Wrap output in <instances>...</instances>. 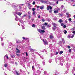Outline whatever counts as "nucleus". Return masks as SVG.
I'll list each match as a JSON object with an SVG mask.
<instances>
[{"instance_id": "nucleus-1", "label": "nucleus", "mask_w": 75, "mask_h": 75, "mask_svg": "<svg viewBox=\"0 0 75 75\" xmlns=\"http://www.w3.org/2000/svg\"><path fill=\"white\" fill-rule=\"evenodd\" d=\"M24 5V4H21L18 5L17 6H15L16 4L13 3L12 4V7H14L16 11H20L22 9L23 6Z\"/></svg>"}, {"instance_id": "nucleus-2", "label": "nucleus", "mask_w": 75, "mask_h": 75, "mask_svg": "<svg viewBox=\"0 0 75 75\" xmlns=\"http://www.w3.org/2000/svg\"><path fill=\"white\" fill-rule=\"evenodd\" d=\"M47 10H49V11L50 13H52V7L50 6H48L47 8Z\"/></svg>"}, {"instance_id": "nucleus-3", "label": "nucleus", "mask_w": 75, "mask_h": 75, "mask_svg": "<svg viewBox=\"0 0 75 75\" xmlns=\"http://www.w3.org/2000/svg\"><path fill=\"white\" fill-rule=\"evenodd\" d=\"M6 58L7 59H8V55L7 54L5 55L4 57V59L5 62L6 61Z\"/></svg>"}, {"instance_id": "nucleus-4", "label": "nucleus", "mask_w": 75, "mask_h": 75, "mask_svg": "<svg viewBox=\"0 0 75 75\" xmlns=\"http://www.w3.org/2000/svg\"><path fill=\"white\" fill-rule=\"evenodd\" d=\"M45 30H41L40 29L38 30V31L40 33H45Z\"/></svg>"}, {"instance_id": "nucleus-5", "label": "nucleus", "mask_w": 75, "mask_h": 75, "mask_svg": "<svg viewBox=\"0 0 75 75\" xmlns=\"http://www.w3.org/2000/svg\"><path fill=\"white\" fill-rule=\"evenodd\" d=\"M16 13L17 14V15H18V16H21L22 14V13H21V12H20L17 11H16Z\"/></svg>"}, {"instance_id": "nucleus-6", "label": "nucleus", "mask_w": 75, "mask_h": 75, "mask_svg": "<svg viewBox=\"0 0 75 75\" xmlns=\"http://www.w3.org/2000/svg\"><path fill=\"white\" fill-rule=\"evenodd\" d=\"M40 1L41 3H44V4H47V2H48L46 1H44L43 0H40Z\"/></svg>"}, {"instance_id": "nucleus-7", "label": "nucleus", "mask_w": 75, "mask_h": 75, "mask_svg": "<svg viewBox=\"0 0 75 75\" xmlns=\"http://www.w3.org/2000/svg\"><path fill=\"white\" fill-rule=\"evenodd\" d=\"M43 41L44 42V45H48V42H47V40H45H45L44 39H43Z\"/></svg>"}, {"instance_id": "nucleus-8", "label": "nucleus", "mask_w": 75, "mask_h": 75, "mask_svg": "<svg viewBox=\"0 0 75 75\" xmlns=\"http://www.w3.org/2000/svg\"><path fill=\"white\" fill-rule=\"evenodd\" d=\"M50 39H53V38H54V36L52 35V34L51 33L50 35Z\"/></svg>"}, {"instance_id": "nucleus-9", "label": "nucleus", "mask_w": 75, "mask_h": 75, "mask_svg": "<svg viewBox=\"0 0 75 75\" xmlns=\"http://www.w3.org/2000/svg\"><path fill=\"white\" fill-rule=\"evenodd\" d=\"M75 35L73 34L71 36L69 35H68V37L69 38H72L73 37H74V35Z\"/></svg>"}, {"instance_id": "nucleus-10", "label": "nucleus", "mask_w": 75, "mask_h": 75, "mask_svg": "<svg viewBox=\"0 0 75 75\" xmlns=\"http://www.w3.org/2000/svg\"><path fill=\"white\" fill-rule=\"evenodd\" d=\"M16 50H17V51H16V53H20V50H18V49L16 48Z\"/></svg>"}, {"instance_id": "nucleus-11", "label": "nucleus", "mask_w": 75, "mask_h": 75, "mask_svg": "<svg viewBox=\"0 0 75 75\" xmlns=\"http://www.w3.org/2000/svg\"><path fill=\"white\" fill-rule=\"evenodd\" d=\"M14 16H16V18H15V19L16 21H18V20H19V19L18 18V17H17V16H16V14H15Z\"/></svg>"}, {"instance_id": "nucleus-12", "label": "nucleus", "mask_w": 75, "mask_h": 75, "mask_svg": "<svg viewBox=\"0 0 75 75\" xmlns=\"http://www.w3.org/2000/svg\"><path fill=\"white\" fill-rule=\"evenodd\" d=\"M62 40L63 44H65V41L64 40L65 39L64 38H62Z\"/></svg>"}, {"instance_id": "nucleus-13", "label": "nucleus", "mask_w": 75, "mask_h": 75, "mask_svg": "<svg viewBox=\"0 0 75 75\" xmlns=\"http://www.w3.org/2000/svg\"><path fill=\"white\" fill-rule=\"evenodd\" d=\"M44 8V6L43 5L40 6V9H41V10H43Z\"/></svg>"}, {"instance_id": "nucleus-14", "label": "nucleus", "mask_w": 75, "mask_h": 75, "mask_svg": "<svg viewBox=\"0 0 75 75\" xmlns=\"http://www.w3.org/2000/svg\"><path fill=\"white\" fill-rule=\"evenodd\" d=\"M16 43H21V42L19 40H16Z\"/></svg>"}, {"instance_id": "nucleus-15", "label": "nucleus", "mask_w": 75, "mask_h": 75, "mask_svg": "<svg viewBox=\"0 0 75 75\" xmlns=\"http://www.w3.org/2000/svg\"><path fill=\"white\" fill-rule=\"evenodd\" d=\"M54 1H57L56 3L58 4V1H62V0H54Z\"/></svg>"}, {"instance_id": "nucleus-16", "label": "nucleus", "mask_w": 75, "mask_h": 75, "mask_svg": "<svg viewBox=\"0 0 75 75\" xmlns=\"http://www.w3.org/2000/svg\"><path fill=\"white\" fill-rule=\"evenodd\" d=\"M57 28V27H54V26L52 28L53 30V31H55V30H56Z\"/></svg>"}, {"instance_id": "nucleus-17", "label": "nucleus", "mask_w": 75, "mask_h": 75, "mask_svg": "<svg viewBox=\"0 0 75 75\" xmlns=\"http://www.w3.org/2000/svg\"><path fill=\"white\" fill-rule=\"evenodd\" d=\"M53 27H57V24L56 23H53Z\"/></svg>"}, {"instance_id": "nucleus-18", "label": "nucleus", "mask_w": 75, "mask_h": 75, "mask_svg": "<svg viewBox=\"0 0 75 75\" xmlns=\"http://www.w3.org/2000/svg\"><path fill=\"white\" fill-rule=\"evenodd\" d=\"M15 72L16 73V74L17 75H20V73H18V72H17V71H15Z\"/></svg>"}, {"instance_id": "nucleus-19", "label": "nucleus", "mask_w": 75, "mask_h": 75, "mask_svg": "<svg viewBox=\"0 0 75 75\" xmlns=\"http://www.w3.org/2000/svg\"><path fill=\"white\" fill-rule=\"evenodd\" d=\"M75 2V0H71V3H73V4H74V2Z\"/></svg>"}, {"instance_id": "nucleus-20", "label": "nucleus", "mask_w": 75, "mask_h": 75, "mask_svg": "<svg viewBox=\"0 0 75 75\" xmlns=\"http://www.w3.org/2000/svg\"><path fill=\"white\" fill-rule=\"evenodd\" d=\"M42 28L43 30H45V26H43Z\"/></svg>"}, {"instance_id": "nucleus-21", "label": "nucleus", "mask_w": 75, "mask_h": 75, "mask_svg": "<svg viewBox=\"0 0 75 75\" xmlns=\"http://www.w3.org/2000/svg\"><path fill=\"white\" fill-rule=\"evenodd\" d=\"M54 13H58V11L57 10L54 11Z\"/></svg>"}, {"instance_id": "nucleus-22", "label": "nucleus", "mask_w": 75, "mask_h": 75, "mask_svg": "<svg viewBox=\"0 0 75 75\" xmlns=\"http://www.w3.org/2000/svg\"><path fill=\"white\" fill-rule=\"evenodd\" d=\"M58 21L59 23H62V20L61 19H60Z\"/></svg>"}, {"instance_id": "nucleus-23", "label": "nucleus", "mask_w": 75, "mask_h": 75, "mask_svg": "<svg viewBox=\"0 0 75 75\" xmlns=\"http://www.w3.org/2000/svg\"><path fill=\"white\" fill-rule=\"evenodd\" d=\"M62 53H63V51H59V54L60 55H61V54H62Z\"/></svg>"}, {"instance_id": "nucleus-24", "label": "nucleus", "mask_w": 75, "mask_h": 75, "mask_svg": "<svg viewBox=\"0 0 75 75\" xmlns=\"http://www.w3.org/2000/svg\"><path fill=\"white\" fill-rule=\"evenodd\" d=\"M23 40H28V38H25V37H23Z\"/></svg>"}, {"instance_id": "nucleus-25", "label": "nucleus", "mask_w": 75, "mask_h": 75, "mask_svg": "<svg viewBox=\"0 0 75 75\" xmlns=\"http://www.w3.org/2000/svg\"><path fill=\"white\" fill-rule=\"evenodd\" d=\"M58 60H60V61H61V57H58Z\"/></svg>"}, {"instance_id": "nucleus-26", "label": "nucleus", "mask_w": 75, "mask_h": 75, "mask_svg": "<svg viewBox=\"0 0 75 75\" xmlns=\"http://www.w3.org/2000/svg\"><path fill=\"white\" fill-rule=\"evenodd\" d=\"M37 73H39V74H41V72L40 71H39L38 70L37 71Z\"/></svg>"}, {"instance_id": "nucleus-27", "label": "nucleus", "mask_w": 75, "mask_h": 75, "mask_svg": "<svg viewBox=\"0 0 75 75\" xmlns=\"http://www.w3.org/2000/svg\"><path fill=\"white\" fill-rule=\"evenodd\" d=\"M60 61H60L61 62H64V60L63 59H61Z\"/></svg>"}, {"instance_id": "nucleus-28", "label": "nucleus", "mask_w": 75, "mask_h": 75, "mask_svg": "<svg viewBox=\"0 0 75 75\" xmlns=\"http://www.w3.org/2000/svg\"><path fill=\"white\" fill-rule=\"evenodd\" d=\"M28 15H31V12L30 11H28Z\"/></svg>"}, {"instance_id": "nucleus-29", "label": "nucleus", "mask_w": 75, "mask_h": 75, "mask_svg": "<svg viewBox=\"0 0 75 75\" xmlns=\"http://www.w3.org/2000/svg\"><path fill=\"white\" fill-rule=\"evenodd\" d=\"M30 51L31 52H34V49H30Z\"/></svg>"}, {"instance_id": "nucleus-30", "label": "nucleus", "mask_w": 75, "mask_h": 75, "mask_svg": "<svg viewBox=\"0 0 75 75\" xmlns=\"http://www.w3.org/2000/svg\"><path fill=\"white\" fill-rule=\"evenodd\" d=\"M28 18L29 19H30V18H31V15H28Z\"/></svg>"}, {"instance_id": "nucleus-31", "label": "nucleus", "mask_w": 75, "mask_h": 75, "mask_svg": "<svg viewBox=\"0 0 75 75\" xmlns=\"http://www.w3.org/2000/svg\"><path fill=\"white\" fill-rule=\"evenodd\" d=\"M19 21L21 23H22V24L23 23V21H21V20L19 19Z\"/></svg>"}, {"instance_id": "nucleus-32", "label": "nucleus", "mask_w": 75, "mask_h": 75, "mask_svg": "<svg viewBox=\"0 0 75 75\" xmlns=\"http://www.w3.org/2000/svg\"><path fill=\"white\" fill-rule=\"evenodd\" d=\"M46 26L47 25H48V23H45L44 24Z\"/></svg>"}, {"instance_id": "nucleus-33", "label": "nucleus", "mask_w": 75, "mask_h": 75, "mask_svg": "<svg viewBox=\"0 0 75 75\" xmlns=\"http://www.w3.org/2000/svg\"><path fill=\"white\" fill-rule=\"evenodd\" d=\"M67 30H64V33L65 34H67Z\"/></svg>"}, {"instance_id": "nucleus-34", "label": "nucleus", "mask_w": 75, "mask_h": 75, "mask_svg": "<svg viewBox=\"0 0 75 75\" xmlns=\"http://www.w3.org/2000/svg\"><path fill=\"white\" fill-rule=\"evenodd\" d=\"M32 27H35V25L34 24H33L32 25Z\"/></svg>"}, {"instance_id": "nucleus-35", "label": "nucleus", "mask_w": 75, "mask_h": 75, "mask_svg": "<svg viewBox=\"0 0 75 75\" xmlns=\"http://www.w3.org/2000/svg\"><path fill=\"white\" fill-rule=\"evenodd\" d=\"M23 17H26V16H27V14H25L24 15H23Z\"/></svg>"}, {"instance_id": "nucleus-36", "label": "nucleus", "mask_w": 75, "mask_h": 75, "mask_svg": "<svg viewBox=\"0 0 75 75\" xmlns=\"http://www.w3.org/2000/svg\"><path fill=\"white\" fill-rule=\"evenodd\" d=\"M61 8H62H62H64V6L62 5L61 6Z\"/></svg>"}, {"instance_id": "nucleus-37", "label": "nucleus", "mask_w": 75, "mask_h": 75, "mask_svg": "<svg viewBox=\"0 0 75 75\" xmlns=\"http://www.w3.org/2000/svg\"><path fill=\"white\" fill-rule=\"evenodd\" d=\"M11 68H10V67H8V68H7V69H8V70H9V71H11Z\"/></svg>"}, {"instance_id": "nucleus-38", "label": "nucleus", "mask_w": 75, "mask_h": 75, "mask_svg": "<svg viewBox=\"0 0 75 75\" xmlns=\"http://www.w3.org/2000/svg\"><path fill=\"white\" fill-rule=\"evenodd\" d=\"M53 55H54V53H51V57H52V56H53Z\"/></svg>"}, {"instance_id": "nucleus-39", "label": "nucleus", "mask_w": 75, "mask_h": 75, "mask_svg": "<svg viewBox=\"0 0 75 75\" xmlns=\"http://www.w3.org/2000/svg\"><path fill=\"white\" fill-rule=\"evenodd\" d=\"M47 27L49 28V27H51V26L50 25H47Z\"/></svg>"}, {"instance_id": "nucleus-40", "label": "nucleus", "mask_w": 75, "mask_h": 75, "mask_svg": "<svg viewBox=\"0 0 75 75\" xmlns=\"http://www.w3.org/2000/svg\"><path fill=\"white\" fill-rule=\"evenodd\" d=\"M66 15H67V17H69V15L68 13H66Z\"/></svg>"}, {"instance_id": "nucleus-41", "label": "nucleus", "mask_w": 75, "mask_h": 75, "mask_svg": "<svg viewBox=\"0 0 75 75\" xmlns=\"http://www.w3.org/2000/svg\"><path fill=\"white\" fill-rule=\"evenodd\" d=\"M49 62L50 63H51V62H52V60H51V59H50L49 60Z\"/></svg>"}, {"instance_id": "nucleus-42", "label": "nucleus", "mask_w": 75, "mask_h": 75, "mask_svg": "<svg viewBox=\"0 0 75 75\" xmlns=\"http://www.w3.org/2000/svg\"><path fill=\"white\" fill-rule=\"evenodd\" d=\"M35 4V1H33V5H34Z\"/></svg>"}, {"instance_id": "nucleus-43", "label": "nucleus", "mask_w": 75, "mask_h": 75, "mask_svg": "<svg viewBox=\"0 0 75 75\" xmlns=\"http://www.w3.org/2000/svg\"><path fill=\"white\" fill-rule=\"evenodd\" d=\"M59 43L60 44H62V41H60L59 42Z\"/></svg>"}, {"instance_id": "nucleus-44", "label": "nucleus", "mask_w": 75, "mask_h": 75, "mask_svg": "<svg viewBox=\"0 0 75 75\" xmlns=\"http://www.w3.org/2000/svg\"><path fill=\"white\" fill-rule=\"evenodd\" d=\"M67 47L68 48H69V49H70V48H71V47L70 46H68Z\"/></svg>"}, {"instance_id": "nucleus-45", "label": "nucleus", "mask_w": 75, "mask_h": 75, "mask_svg": "<svg viewBox=\"0 0 75 75\" xmlns=\"http://www.w3.org/2000/svg\"><path fill=\"white\" fill-rule=\"evenodd\" d=\"M64 23H61V26H63V25H64Z\"/></svg>"}, {"instance_id": "nucleus-46", "label": "nucleus", "mask_w": 75, "mask_h": 75, "mask_svg": "<svg viewBox=\"0 0 75 75\" xmlns=\"http://www.w3.org/2000/svg\"><path fill=\"white\" fill-rule=\"evenodd\" d=\"M33 15H35V11L33 12Z\"/></svg>"}, {"instance_id": "nucleus-47", "label": "nucleus", "mask_w": 75, "mask_h": 75, "mask_svg": "<svg viewBox=\"0 0 75 75\" xmlns=\"http://www.w3.org/2000/svg\"><path fill=\"white\" fill-rule=\"evenodd\" d=\"M42 21H43V22H44L45 21V20L44 19H42Z\"/></svg>"}, {"instance_id": "nucleus-48", "label": "nucleus", "mask_w": 75, "mask_h": 75, "mask_svg": "<svg viewBox=\"0 0 75 75\" xmlns=\"http://www.w3.org/2000/svg\"><path fill=\"white\" fill-rule=\"evenodd\" d=\"M42 64H43V65H45V62L44 61L42 62Z\"/></svg>"}, {"instance_id": "nucleus-49", "label": "nucleus", "mask_w": 75, "mask_h": 75, "mask_svg": "<svg viewBox=\"0 0 75 75\" xmlns=\"http://www.w3.org/2000/svg\"><path fill=\"white\" fill-rule=\"evenodd\" d=\"M4 66L5 67H7V64H4Z\"/></svg>"}, {"instance_id": "nucleus-50", "label": "nucleus", "mask_w": 75, "mask_h": 75, "mask_svg": "<svg viewBox=\"0 0 75 75\" xmlns=\"http://www.w3.org/2000/svg\"><path fill=\"white\" fill-rule=\"evenodd\" d=\"M11 57H12V58H14V57H15V56H14L13 55H12L11 56Z\"/></svg>"}, {"instance_id": "nucleus-51", "label": "nucleus", "mask_w": 75, "mask_h": 75, "mask_svg": "<svg viewBox=\"0 0 75 75\" xmlns=\"http://www.w3.org/2000/svg\"><path fill=\"white\" fill-rule=\"evenodd\" d=\"M37 8H40V6H37Z\"/></svg>"}, {"instance_id": "nucleus-52", "label": "nucleus", "mask_w": 75, "mask_h": 75, "mask_svg": "<svg viewBox=\"0 0 75 75\" xmlns=\"http://www.w3.org/2000/svg\"><path fill=\"white\" fill-rule=\"evenodd\" d=\"M72 20V19L71 18H69V21H71Z\"/></svg>"}, {"instance_id": "nucleus-53", "label": "nucleus", "mask_w": 75, "mask_h": 75, "mask_svg": "<svg viewBox=\"0 0 75 75\" xmlns=\"http://www.w3.org/2000/svg\"><path fill=\"white\" fill-rule=\"evenodd\" d=\"M63 14L62 13L60 14V16L61 17V16H62Z\"/></svg>"}, {"instance_id": "nucleus-54", "label": "nucleus", "mask_w": 75, "mask_h": 75, "mask_svg": "<svg viewBox=\"0 0 75 75\" xmlns=\"http://www.w3.org/2000/svg\"><path fill=\"white\" fill-rule=\"evenodd\" d=\"M68 71H66L65 72V74H68Z\"/></svg>"}, {"instance_id": "nucleus-55", "label": "nucleus", "mask_w": 75, "mask_h": 75, "mask_svg": "<svg viewBox=\"0 0 75 75\" xmlns=\"http://www.w3.org/2000/svg\"><path fill=\"white\" fill-rule=\"evenodd\" d=\"M21 26H22V28L23 29H25V28L24 27H23V26H22V25H21Z\"/></svg>"}, {"instance_id": "nucleus-56", "label": "nucleus", "mask_w": 75, "mask_h": 75, "mask_svg": "<svg viewBox=\"0 0 75 75\" xmlns=\"http://www.w3.org/2000/svg\"><path fill=\"white\" fill-rule=\"evenodd\" d=\"M36 54H38V55H40V54L38 53V52H37L36 53Z\"/></svg>"}, {"instance_id": "nucleus-57", "label": "nucleus", "mask_w": 75, "mask_h": 75, "mask_svg": "<svg viewBox=\"0 0 75 75\" xmlns=\"http://www.w3.org/2000/svg\"><path fill=\"white\" fill-rule=\"evenodd\" d=\"M32 10H33V11H34L35 10V8H33L32 9Z\"/></svg>"}, {"instance_id": "nucleus-58", "label": "nucleus", "mask_w": 75, "mask_h": 75, "mask_svg": "<svg viewBox=\"0 0 75 75\" xmlns=\"http://www.w3.org/2000/svg\"><path fill=\"white\" fill-rule=\"evenodd\" d=\"M25 54L26 56H28V53H27V52H26Z\"/></svg>"}, {"instance_id": "nucleus-59", "label": "nucleus", "mask_w": 75, "mask_h": 75, "mask_svg": "<svg viewBox=\"0 0 75 75\" xmlns=\"http://www.w3.org/2000/svg\"><path fill=\"white\" fill-rule=\"evenodd\" d=\"M44 74H47V71H45L44 72Z\"/></svg>"}, {"instance_id": "nucleus-60", "label": "nucleus", "mask_w": 75, "mask_h": 75, "mask_svg": "<svg viewBox=\"0 0 75 75\" xmlns=\"http://www.w3.org/2000/svg\"><path fill=\"white\" fill-rule=\"evenodd\" d=\"M69 52H71V49H69Z\"/></svg>"}, {"instance_id": "nucleus-61", "label": "nucleus", "mask_w": 75, "mask_h": 75, "mask_svg": "<svg viewBox=\"0 0 75 75\" xmlns=\"http://www.w3.org/2000/svg\"><path fill=\"white\" fill-rule=\"evenodd\" d=\"M64 28H66V25H64L63 26Z\"/></svg>"}, {"instance_id": "nucleus-62", "label": "nucleus", "mask_w": 75, "mask_h": 75, "mask_svg": "<svg viewBox=\"0 0 75 75\" xmlns=\"http://www.w3.org/2000/svg\"><path fill=\"white\" fill-rule=\"evenodd\" d=\"M1 45L2 46H3V45H4V43H3V42H2V44H1Z\"/></svg>"}, {"instance_id": "nucleus-63", "label": "nucleus", "mask_w": 75, "mask_h": 75, "mask_svg": "<svg viewBox=\"0 0 75 75\" xmlns=\"http://www.w3.org/2000/svg\"><path fill=\"white\" fill-rule=\"evenodd\" d=\"M38 18H41V16H40V15H39L38 16Z\"/></svg>"}, {"instance_id": "nucleus-64", "label": "nucleus", "mask_w": 75, "mask_h": 75, "mask_svg": "<svg viewBox=\"0 0 75 75\" xmlns=\"http://www.w3.org/2000/svg\"><path fill=\"white\" fill-rule=\"evenodd\" d=\"M73 34H75V31H73Z\"/></svg>"}]
</instances>
